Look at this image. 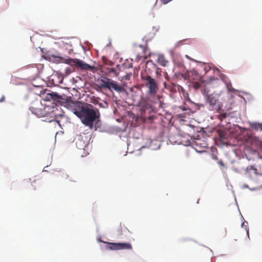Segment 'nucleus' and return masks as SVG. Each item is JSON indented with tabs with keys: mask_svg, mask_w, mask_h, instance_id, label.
Instances as JSON below:
<instances>
[{
	"mask_svg": "<svg viewBox=\"0 0 262 262\" xmlns=\"http://www.w3.org/2000/svg\"><path fill=\"white\" fill-rule=\"evenodd\" d=\"M100 114L97 108L86 107L80 118L81 122L90 129L97 130L96 125L99 120Z\"/></svg>",
	"mask_w": 262,
	"mask_h": 262,
	"instance_id": "nucleus-1",
	"label": "nucleus"
},
{
	"mask_svg": "<svg viewBox=\"0 0 262 262\" xmlns=\"http://www.w3.org/2000/svg\"><path fill=\"white\" fill-rule=\"evenodd\" d=\"M50 110L49 106H46L38 100L33 101L30 107L31 112L39 117H48Z\"/></svg>",
	"mask_w": 262,
	"mask_h": 262,
	"instance_id": "nucleus-2",
	"label": "nucleus"
},
{
	"mask_svg": "<svg viewBox=\"0 0 262 262\" xmlns=\"http://www.w3.org/2000/svg\"><path fill=\"white\" fill-rule=\"evenodd\" d=\"M220 96L219 94L215 93L206 94V101L208 104V108L210 111H215L218 112L222 110L223 104L219 100Z\"/></svg>",
	"mask_w": 262,
	"mask_h": 262,
	"instance_id": "nucleus-3",
	"label": "nucleus"
},
{
	"mask_svg": "<svg viewBox=\"0 0 262 262\" xmlns=\"http://www.w3.org/2000/svg\"><path fill=\"white\" fill-rule=\"evenodd\" d=\"M37 88L40 90L39 93L36 92L35 93L41 97L45 101L55 100L59 97L58 94L54 93H50V90L43 89L42 88L39 86L37 87Z\"/></svg>",
	"mask_w": 262,
	"mask_h": 262,
	"instance_id": "nucleus-4",
	"label": "nucleus"
},
{
	"mask_svg": "<svg viewBox=\"0 0 262 262\" xmlns=\"http://www.w3.org/2000/svg\"><path fill=\"white\" fill-rule=\"evenodd\" d=\"M146 81V86L148 88V93L151 95H155L158 91V86L156 80L150 76H147L145 78Z\"/></svg>",
	"mask_w": 262,
	"mask_h": 262,
	"instance_id": "nucleus-5",
	"label": "nucleus"
},
{
	"mask_svg": "<svg viewBox=\"0 0 262 262\" xmlns=\"http://www.w3.org/2000/svg\"><path fill=\"white\" fill-rule=\"evenodd\" d=\"M69 63L72 66H75L77 67H78L80 69L83 70H89L90 71H93L95 69V67L93 66H90L82 60L78 59H70Z\"/></svg>",
	"mask_w": 262,
	"mask_h": 262,
	"instance_id": "nucleus-6",
	"label": "nucleus"
},
{
	"mask_svg": "<svg viewBox=\"0 0 262 262\" xmlns=\"http://www.w3.org/2000/svg\"><path fill=\"white\" fill-rule=\"evenodd\" d=\"M89 138L85 135L79 136L76 141L77 148L79 150H84L89 145Z\"/></svg>",
	"mask_w": 262,
	"mask_h": 262,
	"instance_id": "nucleus-7",
	"label": "nucleus"
},
{
	"mask_svg": "<svg viewBox=\"0 0 262 262\" xmlns=\"http://www.w3.org/2000/svg\"><path fill=\"white\" fill-rule=\"evenodd\" d=\"M106 89L111 91L114 90L117 92H122L124 91V88L119 85L116 81L109 78Z\"/></svg>",
	"mask_w": 262,
	"mask_h": 262,
	"instance_id": "nucleus-8",
	"label": "nucleus"
},
{
	"mask_svg": "<svg viewBox=\"0 0 262 262\" xmlns=\"http://www.w3.org/2000/svg\"><path fill=\"white\" fill-rule=\"evenodd\" d=\"M86 107L87 106H83L81 103H76L74 104L73 107L72 108V111L74 114L80 118Z\"/></svg>",
	"mask_w": 262,
	"mask_h": 262,
	"instance_id": "nucleus-9",
	"label": "nucleus"
},
{
	"mask_svg": "<svg viewBox=\"0 0 262 262\" xmlns=\"http://www.w3.org/2000/svg\"><path fill=\"white\" fill-rule=\"evenodd\" d=\"M101 71L107 76H117L119 73L115 68H102Z\"/></svg>",
	"mask_w": 262,
	"mask_h": 262,
	"instance_id": "nucleus-10",
	"label": "nucleus"
},
{
	"mask_svg": "<svg viewBox=\"0 0 262 262\" xmlns=\"http://www.w3.org/2000/svg\"><path fill=\"white\" fill-rule=\"evenodd\" d=\"M139 106L144 109H148L151 107V105L149 103L148 98L143 96H141L140 100L139 102Z\"/></svg>",
	"mask_w": 262,
	"mask_h": 262,
	"instance_id": "nucleus-11",
	"label": "nucleus"
},
{
	"mask_svg": "<svg viewBox=\"0 0 262 262\" xmlns=\"http://www.w3.org/2000/svg\"><path fill=\"white\" fill-rule=\"evenodd\" d=\"M108 79V78L105 77H103L101 79H99L98 80L99 88L106 89V87L108 86L107 84Z\"/></svg>",
	"mask_w": 262,
	"mask_h": 262,
	"instance_id": "nucleus-12",
	"label": "nucleus"
},
{
	"mask_svg": "<svg viewBox=\"0 0 262 262\" xmlns=\"http://www.w3.org/2000/svg\"><path fill=\"white\" fill-rule=\"evenodd\" d=\"M119 250H132L133 249L130 244L127 243H118Z\"/></svg>",
	"mask_w": 262,
	"mask_h": 262,
	"instance_id": "nucleus-13",
	"label": "nucleus"
},
{
	"mask_svg": "<svg viewBox=\"0 0 262 262\" xmlns=\"http://www.w3.org/2000/svg\"><path fill=\"white\" fill-rule=\"evenodd\" d=\"M157 62L160 65L165 67L167 66L168 61L166 59L163 55H159L158 56Z\"/></svg>",
	"mask_w": 262,
	"mask_h": 262,
	"instance_id": "nucleus-14",
	"label": "nucleus"
},
{
	"mask_svg": "<svg viewBox=\"0 0 262 262\" xmlns=\"http://www.w3.org/2000/svg\"><path fill=\"white\" fill-rule=\"evenodd\" d=\"M106 249L112 250H119L118 243H107Z\"/></svg>",
	"mask_w": 262,
	"mask_h": 262,
	"instance_id": "nucleus-15",
	"label": "nucleus"
},
{
	"mask_svg": "<svg viewBox=\"0 0 262 262\" xmlns=\"http://www.w3.org/2000/svg\"><path fill=\"white\" fill-rule=\"evenodd\" d=\"M250 127L255 129V130H260V131H262V123H250Z\"/></svg>",
	"mask_w": 262,
	"mask_h": 262,
	"instance_id": "nucleus-16",
	"label": "nucleus"
},
{
	"mask_svg": "<svg viewBox=\"0 0 262 262\" xmlns=\"http://www.w3.org/2000/svg\"><path fill=\"white\" fill-rule=\"evenodd\" d=\"M226 85L229 92H233L235 91V90L232 88L230 82H226Z\"/></svg>",
	"mask_w": 262,
	"mask_h": 262,
	"instance_id": "nucleus-17",
	"label": "nucleus"
},
{
	"mask_svg": "<svg viewBox=\"0 0 262 262\" xmlns=\"http://www.w3.org/2000/svg\"><path fill=\"white\" fill-rule=\"evenodd\" d=\"M131 76H132L131 73H126L125 75H123L121 77V80H129Z\"/></svg>",
	"mask_w": 262,
	"mask_h": 262,
	"instance_id": "nucleus-18",
	"label": "nucleus"
},
{
	"mask_svg": "<svg viewBox=\"0 0 262 262\" xmlns=\"http://www.w3.org/2000/svg\"><path fill=\"white\" fill-rule=\"evenodd\" d=\"M139 47L142 49V51H143V53L141 54H138L137 55V57L140 58V57L143 56L144 54H145L146 49H145V48L143 46H142V45H140L139 46Z\"/></svg>",
	"mask_w": 262,
	"mask_h": 262,
	"instance_id": "nucleus-19",
	"label": "nucleus"
},
{
	"mask_svg": "<svg viewBox=\"0 0 262 262\" xmlns=\"http://www.w3.org/2000/svg\"><path fill=\"white\" fill-rule=\"evenodd\" d=\"M222 80L226 84V82H230L228 77L225 76H223L222 78Z\"/></svg>",
	"mask_w": 262,
	"mask_h": 262,
	"instance_id": "nucleus-20",
	"label": "nucleus"
},
{
	"mask_svg": "<svg viewBox=\"0 0 262 262\" xmlns=\"http://www.w3.org/2000/svg\"><path fill=\"white\" fill-rule=\"evenodd\" d=\"M218 163H219V164H220L222 167H224L225 166V165H224L223 161L221 160L219 161Z\"/></svg>",
	"mask_w": 262,
	"mask_h": 262,
	"instance_id": "nucleus-21",
	"label": "nucleus"
},
{
	"mask_svg": "<svg viewBox=\"0 0 262 262\" xmlns=\"http://www.w3.org/2000/svg\"><path fill=\"white\" fill-rule=\"evenodd\" d=\"M5 96L3 95L2 97V98L0 99V102H3L5 101Z\"/></svg>",
	"mask_w": 262,
	"mask_h": 262,
	"instance_id": "nucleus-22",
	"label": "nucleus"
},
{
	"mask_svg": "<svg viewBox=\"0 0 262 262\" xmlns=\"http://www.w3.org/2000/svg\"><path fill=\"white\" fill-rule=\"evenodd\" d=\"M212 159H213L214 160H216L217 159V156L216 155H213L212 156Z\"/></svg>",
	"mask_w": 262,
	"mask_h": 262,
	"instance_id": "nucleus-23",
	"label": "nucleus"
},
{
	"mask_svg": "<svg viewBox=\"0 0 262 262\" xmlns=\"http://www.w3.org/2000/svg\"><path fill=\"white\" fill-rule=\"evenodd\" d=\"M120 66L119 64L117 65L116 67L117 69L119 68Z\"/></svg>",
	"mask_w": 262,
	"mask_h": 262,
	"instance_id": "nucleus-24",
	"label": "nucleus"
},
{
	"mask_svg": "<svg viewBox=\"0 0 262 262\" xmlns=\"http://www.w3.org/2000/svg\"><path fill=\"white\" fill-rule=\"evenodd\" d=\"M55 57H56V58H59V59H61V57H59V56H56Z\"/></svg>",
	"mask_w": 262,
	"mask_h": 262,
	"instance_id": "nucleus-25",
	"label": "nucleus"
},
{
	"mask_svg": "<svg viewBox=\"0 0 262 262\" xmlns=\"http://www.w3.org/2000/svg\"><path fill=\"white\" fill-rule=\"evenodd\" d=\"M183 41V40L180 41L178 43H180V44H181Z\"/></svg>",
	"mask_w": 262,
	"mask_h": 262,
	"instance_id": "nucleus-26",
	"label": "nucleus"
},
{
	"mask_svg": "<svg viewBox=\"0 0 262 262\" xmlns=\"http://www.w3.org/2000/svg\"><path fill=\"white\" fill-rule=\"evenodd\" d=\"M223 117L225 118L226 117V115L225 114H223Z\"/></svg>",
	"mask_w": 262,
	"mask_h": 262,
	"instance_id": "nucleus-27",
	"label": "nucleus"
},
{
	"mask_svg": "<svg viewBox=\"0 0 262 262\" xmlns=\"http://www.w3.org/2000/svg\"><path fill=\"white\" fill-rule=\"evenodd\" d=\"M247 234H248V235H249V232H248V231H247Z\"/></svg>",
	"mask_w": 262,
	"mask_h": 262,
	"instance_id": "nucleus-28",
	"label": "nucleus"
},
{
	"mask_svg": "<svg viewBox=\"0 0 262 262\" xmlns=\"http://www.w3.org/2000/svg\"><path fill=\"white\" fill-rule=\"evenodd\" d=\"M205 71H207V70L206 68H205Z\"/></svg>",
	"mask_w": 262,
	"mask_h": 262,
	"instance_id": "nucleus-29",
	"label": "nucleus"
},
{
	"mask_svg": "<svg viewBox=\"0 0 262 262\" xmlns=\"http://www.w3.org/2000/svg\"><path fill=\"white\" fill-rule=\"evenodd\" d=\"M209 262H210V261H209Z\"/></svg>",
	"mask_w": 262,
	"mask_h": 262,
	"instance_id": "nucleus-30",
	"label": "nucleus"
}]
</instances>
